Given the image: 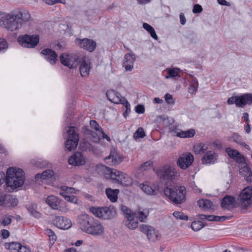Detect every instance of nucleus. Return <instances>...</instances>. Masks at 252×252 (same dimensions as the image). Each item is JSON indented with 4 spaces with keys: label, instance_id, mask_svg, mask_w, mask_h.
Returning <instances> with one entry per match:
<instances>
[{
    "label": "nucleus",
    "instance_id": "nucleus-55",
    "mask_svg": "<svg viewBox=\"0 0 252 252\" xmlns=\"http://www.w3.org/2000/svg\"><path fill=\"white\" fill-rule=\"evenodd\" d=\"M62 190H64L70 194L75 193V189L74 188L68 187L67 186H62L61 188Z\"/></svg>",
    "mask_w": 252,
    "mask_h": 252
},
{
    "label": "nucleus",
    "instance_id": "nucleus-56",
    "mask_svg": "<svg viewBox=\"0 0 252 252\" xmlns=\"http://www.w3.org/2000/svg\"><path fill=\"white\" fill-rule=\"evenodd\" d=\"M197 84L191 83L189 88V92L191 94L195 93L197 90Z\"/></svg>",
    "mask_w": 252,
    "mask_h": 252
},
{
    "label": "nucleus",
    "instance_id": "nucleus-62",
    "mask_svg": "<svg viewBox=\"0 0 252 252\" xmlns=\"http://www.w3.org/2000/svg\"><path fill=\"white\" fill-rule=\"evenodd\" d=\"M237 96H232L229 98L227 100V103L228 104H235L236 105V101H237Z\"/></svg>",
    "mask_w": 252,
    "mask_h": 252
},
{
    "label": "nucleus",
    "instance_id": "nucleus-7",
    "mask_svg": "<svg viewBox=\"0 0 252 252\" xmlns=\"http://www.w3.org/2000/svg\"><path fill=\"white\" fill-rule=\"evenodd\" d=\"M39 36L37 34L29 35L27 34L20 35L18 38V42L22 47L34 48L39 43Z\"/></svg>",
    "mask_w": 252,
    "mask_h": 252
},
{
    "label": "nucleus",
    "instance_id": "nucleus-36",
    "mask_svg": "<svg viewBox=\"0 0 252 252\" xmlns=\"http://www.w3.org/2000/svg\"><path fill=\"white\" fill-rule=\"evenodd\" d=\"M149 212L147 209H140L137 213H136V217L140 221H144L149 215Z\"/></svg>",
    "mask_w": 252,
    "mask_h": 252
},
{
    "label": "nucleus",
    "instance_id": "nucleus-61",
    "mask_svg": "<svg viewBox=\"0 0 252 252\" xmlns=\"http://www.w3.org/2000/svg\"><path fill=\"white\" fill-rule=\"evenodd\" d=\"M18 252H31V249L29 247L25 246H22L21 244L18 251Z\"/></svg>",
    "mask_w": 252,
    "mask_h": 252
},
{
    "label": "nucleus",
    "instance_id": "nucleus-45",
    "mask_svg": "<svg viewBox=\"0 0 252 252\" xmlns=\"http://www.w3.org/2000/svg\"><path fill=\"white\" fill-rule=\"evenodd\" d=\"M21 246V244L18 242H10V243H6L5 244V247L6 249L12 250H17L18 251V249Z\"/></svg>",
    "mask_w": 252,
    "mask_h": 252
},
{
    "label": "nucleus",
    "instance_id": "nucleus-47",
    "mask_svg": "<svg viewBox=\"0 0 252 252\" xmlns=\"http://www.w3.org/2000/svg\"><path fill=\"white\" fill-rule=\"evenodd\" d=\"M191 227L194 231H197L203 228V226L202 222L194 221L192 222Z\"/></svg>",
    "mask_w": 252,
    "mask_h": 252
},
{
    "label": "nucleus",
    "instance_id": "nucleus-64",
    "mask_svg": "<svg viewBox=\"0 0 252 252\" xmlns=\"http://www.w3.org/2000/svg\"><path fill=\"white\" fill-rule=\"evenodd\" d=\"M180 21L181 24L182 25H185L186 24V18H185V16L184 14L183 13H181L180 14Z\"/></svg>",
    "mask_w": 252,
    "mask_h": 252
},
{
    "label": "nucleus",
    "instance_id": "nucleus-27",
    "mask_svg": "<svg viewBox=\"0 0 252 252\" xmlns=\"http://www.w3.org/2000/svg\"><path fill=\"white\" fill-rule=\"evenodd\" d=\"M46 202L53 209H60V200L54 195L49 196L46 199Z\"/></svg>",
    "mask_w": 252,
    "mask_h": 252
},
{
    "label": "nucleus",
    "instance_id": "nucleus-32",
    "mask_svg": "<svg viewBox=\"0 0 252 252\" xmlns=\"http://www.w3.org/2000/svg\"><path fill=\"white\" fill-rule=\"evenodd\" d=\"M199 207L204 210H212V202L208 199H200L197 201Z\"/></svg>",
    "mask_w": 252,
    "mask_h": 252
},
{
    "label": "nucleus",
    "instance_id": "nucleus-9",
    "mask_svg": "<svg viewBox=\"0 0 252 252\" xmlns=\"http://www.w3.org/2000/svg\"><path fill=\"white\" fill-rule=\"evenodd\" d=\"M125 218L126 220L125 221V225L130 229H134L138 226V219L136 217V213H133L131 210L126 206H123L122 208Z\"/></svg>",
    "mask_w": 252,
    "mask_h": 252
},
{
    "label": "nucleus",
    "instance_id": "nucleus-12",
    "mask_svg": "<svg viewBox=\"0 0 252 252\" xmlns=\"http://www.w3.org/2000/svg\"><path fill=\"white\" fill-rule=\"evenodd\" d=\"M194 160V158L190 153L183 154L179 157L177 161V165L183 170L187 169L190 166Z\"/></svg>",
    "mask_w": 252,
    "mask_h": 252
},
{
    "label": "nucleus",
    "instance_id": "nucleus-25",
    "mask_svg": "<svg viewBox=\"0 0 252 252\" xmlns=\"http://www.w3.org/2000/svg\"><path fill=\"white\" fill-rule=\"evenodd\" d=\"M217 155L213 151H209L203 156L202 158V163L204 164H212L217 160Z\"/></svg>",
    "mask_w": 252,
    "mask_h": 252
},
{
    "label": "nucleus",
    "instance_id": "nucleus-40",
    "mask_svg": "<svg viewBox=\"0 0 252 252\" xmlns=\"http://www.w3.org/2000/svg\"><path fill=\"white\" fill-rule=\"evenodd\" d=\"M26 208L32 216L37 218L40 217L41 214L36 210L35 207H34V205L32 204L27 205Z\"/></svg>",
    "mask_w": 252,
    "mask_h": 252
},
{
    "label": "nucleus",
    "instance_id": "nucleus-43",
    "mask_svg": "<svg viewBox=\"0 0 252 252\" xmlns=\"http://www.w3.org/2000/svg\"><path fill=\"white\" fill-rule=\"evenodd\" d=\"M168 75L166 76V79H169L170 78H173L179 76V69L177 68H173L172 69H167Z\"/></svg>",
    "mask_w": 252,
    "mask_h": 252
},
{
    "label": "nucleus",
    "instance_id": "nucleus-59",
    "mask_svg": "<svg viewBox=\"0 0 252 252\" xmlns=\"http://www.w3.org/2000/svg\"><path fill=\"white\" fill-rule=\"evenodd\" d=\"M135 110L138 114H143L145 112V107L143 105L138 104L135 107Z\"/></svg>",
    "mask_w": 252,
    "mask_h": 252
},
{
    "label": "nucleus",
    "instance_id": "nucleus-6",
    "mask_svg": "<svg viewBox=\"0 0 252 252\" xmlns=\"http://www.w3.org/2000/svg\"><path fill=\"white\" fill-rule=\"evenodd\" d=\"M252 189L247 187L244 188L237 198V203L242 210H247L252 204Z\"/></svg>",
    "mask_w": 252,
    "mask_h": 252
},
{
    "label": "nucleus",
    "instance_id": "nucleus-60",
    "mask_svg": "<svg viewBox=\"0 0 252 252\" xmlns=\"http://www.w3.org/2000/svg\"><path fill=\"white\" fill-rule=\"evenodd\" d=\"M7 41L4 39H0V51L7 48Z\"/></svg>",
    "mask_w": 252,
    "mask_h": 252
},
{
    "label": "nucleus",
    "instance_id": "nucleus-28",
    "mask_svg": "<svg viewBox=\"0 0 252 252\" xmlns=\"http://www.w3.org/2000/svg\"><path fill=\"white\" fill-rule=\"evenodd\" d=\"M106 95L108 100L114 103L120 104L122 99L120 94L113 90L108 91Z\"/></svg>",
    "mask_w": 252,
    "mask_h": 252
},
{
    "label": "nucleus",
    "instance_id": "nucleus-35",
    "mask_svg": "<svg viewBox=\"0 0 252 252\" xmlns=\"http://www.w3.org/2000/svg\"><path fill=\"white\" fill-rule=\"evenodd\" d=\"M208 149V145L201 143L194 146V151L196 154L202 155Z\"/></svg>",
    "mask_w": 252,
    "mask_h": 252
},
{
    "label": "nucleus",
    "instance_id": "nucleus-52",
    "mask_svg": "<svg viewBox=\"0 0 252 252\" xmlns=\"http://www.w3.org/2000/svg\"><path fill=\"white\" fill-rule=\"evenodd\" d=\"M165 100L168 104H173L174 103V99L172 95L169 94H166L164 95Z\"/></svg>",
    "mask_w": 252,
    "mask_h": 252
},
{
    "label": "nucleus",
    "instance_id": "nucleus-30",
    "mask_svg": "<svg viewBox=\"0 0 252 252\" xmlns=\"http://www.w3.org/2000/svg\"><path fill=\"white\" fill-rule=\"evenodd\" d=\"M105 192L107 197L112 202H115L117 201L118 194L119 192V189L107 188L106 189Z\"/></svg>",
    "mask_w": 252,
    "mask_h": 252
},
{
    "label": "nucleus",
    "instance_id": "nucleus-51",
    "mask_svg": "<svg viewBox=\"0 0 252 252\" xmlns=\"http://www.w3.org/2000/svg\"><path fill=\"white\" fill-rule=\"evenodd\" d=\"M173 216L177 219L181 220H188V217L185 215L183 213L178 211H175L173 214Z\"/></svg>",
    "mask_w": 252,
    "mask_h": 252
},
{
    "label": "nucleus",
    "instance_id": "nucleus-57",
    "mask_svg": "<svg viewBox=\"0 0 252 252\" xmlns=\"http://www.w3.org/2000/svg\"><path fill=\"white\" fill-rule=\"evenodd\" d=\"M43 1L48 5H53L57 3H63L65 2V0H43Z\"/></svg>",
    "mask_w": 252,
    "mask_h": 252
},
{
    "label": "nucleus",
    "instance_id": "nucleus-39",
    "mask_svg": "<svg viewBox=\"0 0 252 252\" xmlns=\"http://www.w3.org/2000/svg\"><path fill=\"white\" fill-rule=\"evenodd\" d=\"M85 133L86 134L89 135V138L92 141L95 143L98 142L99 141L100 137L96 133L88 129H86Z\"/></svg>",
    "mask_w": 252,
    "mask_h": 252
},
{
    "label": "nucleus",
    "instance_id": "nucleus-23",
    "mask_svg": "<svg viewBox=\"0 0 252 252\" xmlns=\"http://www.w3.org/2000/svg\"><path fill=\"white\" fill-rule=\"evenodd\" d=\"M235 199L231 196H225L221 201V206L224 210H230L234 207Z\"/></svg>",
    "mask_w": 252,
    "mask_h": 252
},
{
    "label": "nucleus",
    "instance_id": "nucleus-31",
    "mask_svg": "<svg viewBox=\"0 0 252 252\" xmlns=\"http://www.w3.org/2000/svg\"><path fill=\"white\" fill-rule=\"evenodd\" d=\"M195 134L194 129H190L186 131H180L176 133V135L180 138H187L193 137Z\"/></svg>",
    "mask_w": 252,
    "mask_h": 252
},
{
    "label": "nucleus",
    "instance_id": "nucleus-15",
    "mask_svg": "<svg viewBox=\"0 0 252 252\" xmlns=\"http://www.w3.org/2000/svg\"><path fill=\"white\" fill-rule=\"evenodd\" d=\"M141 231L145 233L149 240L153 241L158 239L160 237V234L153 227L146 224H142L140 226Z\"/></svg>",
    "mask_w": 252,
    "mask_h": 252
},
{
    "label": "nucleus",
    "instance_id": "nucleus-21",
    "mask_svg": "<svg viewBox=\"0 0 252 252\" xmlns=\"http://www.w3.org/2000/svg\"><path fill=\"white\" fill-rule=\"evenodd\" d=\"M90 211L96 217L105 219L107 217V213L109 212L108 208L105 207H92L90 208Z\"/></svg>",
    "mask_w": 252,
    "mask_h": 252
},
{
    "label": "nucleus",
    "instance_id": "nucleus-18",
    "mask_svg": "<svg viewBox=\"0 0 252 252\" xmlns=\"http://www.w3.org/2000/svg\"><path fill=\"white\" fill-rule=\"evenodd\" d=\"M69 164L76 166L83 165L85 163V158L80 152H76L68 159Z\"/></svg>",
    "mask_w": 252,
    "mask_h": 252
},
{
    "label": "nucleus",
    "instance_id": "nucleus-50",
    "mask_svg": "<svg viewBox=\"0 0 252 252\" xmlns=\"http://www.w3.org/2000/svg\"><path fill=\"white\" fill-rule=\"evenodd\" d=\"M54 174L53 170L51 169H48L42 172V177H43L44 180H46L51 178Z\"/></svg>",
    "mask_w": 252,
    "mask_h": 252
},
{
    "label": "nucleus",
    "instance_id": "nucleus-11",
    "mask_svg": "<svg viewBox=\"0 0 252 252\" xmlns=\"http://www.w3.org/2000/svg\"><path fill=\"white\" fill-rule=\"evenodd\" d=\"M78 57L73 54H62L60 56L61 63L69 68H73L76 66Z\"/></svg>",
    "mask_w": 252,
    "mask_h": 252
},
{
    "label": "nucleus",
    "instance_id": "nucleus-29",
    "mask_svg": "<svg viewBox=\"0 0 252 252\" xmlns=\"http://www.w3.org/2000/svg\"><path fill=\"white\" fill-rule=\"evenodd\" d=\"M198 218L202 220H207L209 221H222L226 219L228 217L226 216H217L214 215H205L203 214L198 215Z\"/></svg>",
    "mask_w": 252,
    "mask_h": 252
},
{
    "label": "nucleus",
    "instance_id": "nucleus-14",
    "mask_svg": "<svg viewBox=\"0 0 252 252\" xmlns=\"http://www.w3.org/2000/svg\"><path fill=\"white\" fill-rule=\"evenodd\" d=\"M53 223L58 228L61 229H68L71 227L72 223L70 220L64 217L58 216L55 218Z\"/></svg>",
    "mask_w": 252,
    "mask_h": 252
},
{
    "label": "nucleus",
    "instance_id": "nucleus-5",
    "mask_svg": "<svg viewBox=\"0 0 252 252\" xmlns=\"http://www.w3.org/2000/svg\"><path fill=\"white\" fill-rule=\"evenodd\" d=\"M104 172L106 178L115 181L118 184L125 186L132 184L131 179L127 174L116 169L105 167Z\"/></svg>",
    "mask_w": 252,
    "mask_h": 252
},
{
    "label": "nucleus",
    "instance_id": "nucleus-44",
    "mask_svg": "<svg viewBox=\"0 0 252 252\" xmlns=\"http://www.w3.org/2000/svg\"><path fill=\"white\" fill-rule=\"evenodd\" d=\"M33 164L37 167L40 168L49 167V165H50L49 162H48L47 161L44 160L42 159H37L35 161V162L33 163Z\"/></svg>",
    "mask_w": 252,
    "mask_h": 252
},
{
    "label": "nucleus",
    "instance_id": "nucleus-19",
    "mask_svg": "<svg viewBox=\"0 0 252 252\" xmlns=\"http://www.w3.org/2000/svg\"><path fill=\"white\" fill-rule=\"evenodd\" d=\"M252 103V94H246L241 96H237L236 106L243 107L245 105Z\"/></svg>",
    "mask_w": 252,
    "mask_h": 252
},
{
    "label": "nucleus",
    "instance_id": "nucleus-26",
    "mask_svg": "<svg viewBox=\"0 0 252 252\" xmlns=\"http://www.w3.org/2000/svg\"><path fill=\"white\" fill-rule=\"evenodd\" d=\"M3 208L13 207L17 205L18 201L13 195L5 194Z\"/></svg>",
    "mask_w": 252,
    "mask_h": 252
},
{
    "label": "nucleus",
    "instance_id": "nucleus-4",
    "mask_svg": "<svg viewBox=\"0 0 252 252\" xmlns=\"http://www.w3.org/2000/svg\"><path fill=\"white\" fill-rule=\"evenodd\" d=\"M163 192L175 204H180L185 201L186 189L184 186H167L164 188Z\"/></svg>",
    "mask_w": 252,
    "mask_h": 252
},
{
    "label": "nucleus",
    "instance_id": "nucleus-33",
    "mask_svg": "<svg viewBox=\"0 0 252 252\" xmlns=\"http://www.w3.org/2000/svg\"><path fill=\"white\" fill-rule=\"evenodd\" d=\"M240 174L244 175L246 177V180L247 182L252 181V172L248 167L245 166L241 168L239 170Z\"/></svg>",
    "mask_w": 252,
    "mask_h": 252
},
{
    "label": "nucleus",
    "instance_id": "nucleus-22",
    "mask_svg": "<svg viewBox=\"0 0 252 252\" xmlns=\"http://www.w3.org/2000/svg\"><path fill=\"white\" fill-rule=\"evenodd\" d=\"M225 152L231 158L234 159L237 162L241 163L244 162V157L236 150L227 148L225 149Z\"/></svg>",
    "mask_w": 252,
    "mask_h": 252
},
{
    "label": "nucleus",
    "instance_id": "nucleus-38",
    "mask_svg": "<svg viewBox=\"0 0 252 252\" xmlns=\"http://www.w3.org/2000/svg\"><path fill=\"white\" fill-rule=\"evenodd\" d=\"M13 217L10 215H3L0 219V224L3 226H6L10 224Z\"/></svg>",
    "mask_w": 252,
    "mask_h": 252
},
{
    "label": "nucleus",
    "instance_id": "nucleus-37",
    "mask_svg": "<svg viewBox=\"0 0 252 252\" xmlns=\"http://www.w3.org/2000/svg\"><path fill=\"white\" fill-rule=\"evenodd\" d=\"M143 28L149 33L151 37H153L154 39L157 40L158 39V37L154 29L151 25L147 23H144L143 24Z\"/></svg>",
    "mask_w": 252,
    "mask_h": 252
},
{
    "label": "nucleus",
    "instance_id": "nucleus-3",
    "mask_svg": "<svg viewBox=\"0 0 252 252\" xmlns=\"http://www.w3.org/2000/svg\"><path fill=\"white\" fill-rule=\"evenodd\" d=\"M25 176L24 171L16 167H10L6 171L5 183L8 187L12 189L21 187L24 183Z\"/></svg>",
    "mask_w": 252,
    "mask_h": 252
},
{
    "label": "nucleus",
    "instance_id": "nucleus-17",
    "mask_svg": "<svg viewBox=\"0 0 252 252\" xmlns=\"http://www.w3.org/2000/svg\"><path fill=\"white\" fill-rule=\"evenodd\" d=\"M135 61V57L134 54L127 53L125 55L123 63V66L125 68L126 71H131L133 68V64Z\"/></svg>",
    "mask_w": 252,
    "mask_h": 252
},
{
    "label": "nucleus",
    "instance_id": "nucleus-16",
    "mask_svg": "<svg viewBox=\"0 0 252 252\" xmlns=\"http://www.w3.org/2000/svg\"><path fill=\"white\" fill-rule=\"evenodd\" d=\"M41 54L44 56L46 60L52 65L56 64L58 55L56 53L51 49L47 48L42 50Z\"/></svg>",
    "mask_w": 252,
    "mask_h": 252
},
{
    "label": "nucleus",
    "instance_id": "nucleus-46",
    "mask_svg": "<svg viewBox=\"0 0 252 252\" xmlns=\"http://www.w3.org/2000/svg\"><path fill=\"white\" fill-rule=\"evenodd\" d=\"M145 133L144 129L142 127H139L136 132L134 133L133 138L135 139H138L139 138H142L145 137Z\"/></svg>",
    "mask_w": 252,
    "mask_h": 252
},
{
    "label": "nucleus",
    "instance_id": "nucleus-8",
    "mask_svg": "<svg viewBox=\"0 0 252 252\" xmlns=\"http://www.w3.org/2000/svg\"><path fill=\"white\" fill-rule=\"evenodd\" d=\"M67 140L65 142V147L68 151L75 149L78 143L79 135L75 130V127L70 126L67 130Z\"/></svg>",
    "mask_w": 252,
    "mask_h": 252
},
{
    "label": "nucleus",
    "instance_id": "nucleus-53",
    "mask_svg": "<svg viewBox=\"0 0 252 252\" xmlns=\"http://www.w3.org/2000/svg\"><path fill=\"white\" fill-rule=\"evenodd\" d=\"M152 165V162L151 161H147L140 165V169L142 171L146 170L150 168Z\"/></svg>",
    "mask_w": 252,
    "mask_h": 252
},
{
    "label": "nucleus",
    "instance_id": "nucleus-63",
    "mask_svg": "<svg viewBox=\"0 0 252 252\" xmlns=\"http://www.w3.org/2000/svg\"><path fill=\"white\" fill-rule=\"evenodd\" d=\"M1 235L3 238L6 239L9 236V232L8 230L5 229H2L1 230Z\"/></svg>",
    "mask_w": 252,
    "mask_h": 252
},
{
    "label": "nucleus",
    "instance_id": "nucleus-24",
    "mask_svg": "<svg viewBox=\"0 0 252 252\" xmlns=\"http://www.w3.org/2000/svg\"><path fill=\"white\" fill-rule=\"evenodd\" d=\"M91 69V63L89 61L82 60L80 65V72L83 77H87Z\"/></svg>",
    "mask_w": 252,
    "mask_h": 252
},
{
    "label": "nucleus",
    "instance_id": "nucleus-34",
    "mask_svg": "<svg viewBox=\"0 0 252 252\" xmlns=\"http://www.w3.org/2000/svg\"><path fill=\"white\" fill-rule=\"evenodd\" d=\"M140 188L142 191L147 195H156L157 191L151 186L148 185L146 183H143L140 185Z\"/></svg>",
    "mask_w": 252,
    "mask_h": 252
},
{
    "label": "nucleus",
    "instance_id": "nucleus-41",
    "mask_svg": "<svg viewBox=\"0 0 252 252\" xmlns=\"http://www.w3.org/2000/svg\"><path fill=\"white\" fill-rule=\"evenodd\" d=\"M45 233L48 236L50 244L53 245L57 238L54 232L50 229H46L45 230Z\"/></svg>",
    "mask_w": 252,
    "mask_h": 252
},
{
    "label": "nucleus",
    "instance_id": "nucleus-49",
    "mask_svg": "<svg viewBox=\"0 0 252 252\" xmlns=\"http://www.w3.org/2000/svg\"><path fill=\"white\" fill-rule=\"evenodd\" d=\"M63 197L67 201L74 203V204H77L78 199L77 198L74 196L73 194H70L68 196H67L65 195L64 193L63 194Z\"/></svg>",
    "mask_w": 252,
    "mask_h": 252
},
{
    "label": "nucleus",
    "instance_id": "nucleus-48",
    "mask_svg": "<svg viewBox=\"0 0 252 252\" xmlns=\"http://www.w3.org/2000/svg\"><path fill=\"white\" fill-rule=\"evenodd\" d=\"M231 139L234 142L237 143L238 144H240V145L241 144H244L243 139L241 136L236 133H233L232 135Z\"/></svg>",
    "mask_w": 252,
    "mask_h": 252
},
{
    "label": "nucleus",
    "instance_id": "nucleus-10",
    "mask_svg": "<svg viewBox=\"0 0 252 252\" xmlns=\"http://www.w3.org/2000/svg\"><path fill=\"white\" fill-rule=\"evenodd\" d=\"M176 170L167 165L164 166L157 171V174L160 178L172 180L177 174Z\"/></svg>",
    "mask_w": 252,
    "mask_h": 252
},
{
    "label": "nucleus",
    "instance_id": "nucleus-54",
    "mask_svg": "<svg viewBox=\"0 0 252 252\" xmlns=\"http://www.w3.org/2000/svg\"><path fill=\"white\" fill-rule=\"evenodd\" d=\"M90 125L91 127L96 130V131L99 132L100 128L98 124L94 120H91L90 122Z\"/></svg>",
    "mask_w": 252,
    "mask_h": 252
},
{
    "label": "nucleus",
    "instance_id": "nucleus-20",
    "mask_svg": "<svg viewBox=\"0 0 252 252\" xmlns=\"http://www.w3.org/2000/svg\"><path fill=\"white\" fill-rule=\"evenodd\" d=\"M104 160L108 164L116 165L122 162V158L115 150H112L110 155L104 158Z\"/></svg>",
    "mask_w": 252,
    "mask_h": 252
},
{
    "label": "nucleus",
    "instance_id": "nucleus-42",
    "mask_svg": "<svg viewBox=\"0 0 252 252\" xmlns=\"http://www.w3.org/2000/svg\"><path fill=\"white\" fill-rule=\"evenodd\" d=\"M120 103L123 104L126 108V110L124 112L123 115L124 117L126 118L130 112V105L125 97H122V99Z\"/></svg>",
    "mask_w": 252,
    "mask_h": 252
},
{
    "label": "nucleus",
    "instance_id": "nucleus-58",
    "mask_svg": "<svg viewBox=\"0 0 252 252\" xmlns=\"http://www.w3.org/2000/svg\"><path fill=\"white\" fill-rule=\"evenodd\" d=\"M202 7L200 5L198 4H195L193 6L192 12L194 13H200L202 12Z\"/></svg>",
    "mask_w": 252,
    "mask_h": 252
},
{
    "label": "nucleus",
    "instance_id": "nucleus-2",
    "mask_svg": "<svg viewBox=\"0 0 252 252\" xmlns=\"http://www.w3.org/2000/svg\"><path fill=\"white\" fill-rule=\"evenodd\" d=\"M78 223L80 228L84 232L94 236L103 234L104 229L101 223L87 214L78 217Z\"/></svg>",
    "mask_w": 252,
    "mask_h": 252
},
{
    "label": "nucleus",
    "instance_id": "nucleus-1",
    "mask_svg": "<svg viewBox=\"0 0 252 252\" xmlns=\"http://www.w3.org/2000/svg\"><path fill=\"white\" fill-rule=\"evenodd\" d=\"M33 19L30 12L26 9H17L9 13H5L0 18V27L7 31L16 32L20 30Z\"/></svg>",
    "mask_w": 252,
    "mask_h": 252
},
{
    "label": "nucleus",
    "instance_id": "nucleus-13",
    "mask_svg": "<svg viewBox=\"0 0 252 252\" xmlns=\"http://www.w3.org/2000/svg\"><path fill=\"white\" fill-rule=\"evenodd\" d=\"M75 42L80 47L90 52H93L96 46V43L94 41L88 38H83L82 39L76 38Z\"/></svg>",
    "mask_w": 252,
    "mask_h": 252
}]
</instances>
